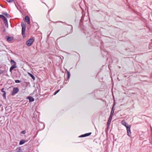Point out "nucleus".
Returning <instances> with one entry per match:
<instances>
[{
    "instance_id": "f257e3e1",
    "label": "nucleus",
    "mask_w": 152,
    "mask_h": 152,
    "mask_svg": "<svg viewBox=\"0 0 152 152\" xmlns=\"http://www.w3.org/2000/svg\"><path fill=\"white\" fill-rule=\"evenodd\" d=\"M21 26H22V34L23 37H25L26 25L23 22H22L21 23Z\"/></svg>"
},
{
    "instance_id": "f03ea898",
    "label": "nucleus",
    "mask_w": 152,
    "mask_h": 152,
    "mask_svg": "<svg viewBox=\"0 0 152 152\" xmlns=\"http://www.w3.org/2000/svg\"><path fill=\"white\" fill-rule=\"evenodd\" d=\"M72 25H69L65 27V30L67 34H69L72 32Z\"/></svg>"
},
{
    "instance_id": "7ed1b4c3",
    "label": "nucleus",
    "mask_w": 152,
    "mask_h": 152,
    "mask_svg": "<svg viewBox=\"0 0 152 152\" xmlns=\"http://www.w3.org/2000/svg\"><path fill=\"white\" fill-rule=\"evenodd\" d=\"M34 41V38H30L26 42V45L28 46H30Z\"/></svg>"
},
{
    "instance_id": "20e7f679",
    "label": "nucleus",
    "mask_w": 152,
    "mask_h": 152,
    "mask_svg": "<svg viewBox=\"0 0 152 152\" xmlns=\"http://www.w3.org/2000/svg\"><path fill=\"white\" fill-rule=\"evenodd\" d=\"M19 91V89L17 87H14L11 93V95H15Z\"/></svg>"
},
{
    "instance_id": "39448f33",
    "label": "nucleus",
    "mask_w": 152,
    "mask_h": 152,
    "mask_svg": "<svg viewBox=\"0 0 152 152\" xmlns=\"http://www.w3.org/2000/svg\"><path fill=\"white\" fill-rule=\"evenodd\" d=\"M131 126H129V127H127L126 128L127 130V135L130 137L131 134V133L130 131V128Z\"/></svg>"
},
{
    "instance_id": "423d86ee",
    "label": "nucleus",
    "mask_w": 152,
    "mask_h": 152,
    "mask_svg": "<svg viewBox=\"0 0 152 152\" xmlns=\"http://www.w3.org/2000/svg\"><path fill=\"white\" fill-rule=\"evenodd\" d=\"M25 20L28 24H29L30 23V18L28 16H26L25 18Z\"/></svg>"
},
{
    "instance_id": "0eeeda50",
    "label": "nucleus",
    "mask_w": 152,
    "mask_h": 152,
    "mask_svg": "<svg viewBox=\"0 0 152 152\" xmlns=\"http://www.w3.org/2000/svg\"><path fill=\"white\" fill-rule=\"evenodd\" d=\"M121 124H123V125L124 126L127 128V127H129V126H131L130 125H128L127 123H126L125 121H124L123 120L121 121Z\"/></svg>"
},
{
    "instance_id": "6e6552de",
    "label": "nucleus",
    "mask_w": 152,
    "mask_h": 152,
    "mask_svg": "<svg viewBox=\"0 0 152 152\" xmlns=\"http://www.w3.org/2000/svg\"><path fill=\"white\" fill-rule=\"evenodd\" d=\"M3 21H4V23L5 24V26L7 28H8V25L7 20V18H6V19L3 20Z\"/></svg>"
},
{
    "instance_id": "1a4fd4ad",
    "label": "nucleus",
    "mask_w": 152,
    "mask_h": 152,
    "mask_svg": "<svg viewBox=\"0 0 152 152\" xmlns=\"http://www.w3.org/2000/svg\"><path fill=\"white\" fill-rule=\"evenodd\" d=\"M17 67V66L16 65H13L10 68V71L11 72H12V70L15 68Z\"/></svg>"
},
{
    "instance_id": "9d476101",
    "label": "nucleus",
    "mask_w": 152,
    "mask_h": 152,
    "mask_svg": "<svg viewBox=\"0 0 152 152\" xmlns=\"http://www.w3.org/2000/svg\"><path fill=\"white\" fill-rule=\"evenodd\" d=\"M5 71V69L2 67L0 68V75L3 74Z\"/></svg>"
},
{
    "instance_id": "9b49d317",
    "label": "nucleus",
    "mask_w": 152,
    "mask_h": 152,
    "mask_svg": "<svg viewBox=\"0 0 152 152\" xmlns=\"http://www.w3.org/2000/svg\"><path fill=\"white\" fill-rule=\"evenodd\" d=\"M27 98L29 99L30 102H33L34 100V98L31 96L28 97Z\"/></svg>"
},
{
    "instance_id": "f8f14e48",
    "label": "nucleus",
    "mask_w": 152,
    "mask_h": 152,
    "mask_svg": "<svg viewBox=\"0 0 152 152\" xmlns=\"http://www.w3.org/2000/svg\"><path fill=\"white\" fill-rule=\"evenodd\" d=\"M13 39V38L12 37H10L8 36H7V40L8 41H10L12 40Z\"/></svg>"
},
{
    "instance_id": "ddd939ff",
    "label": "nucleus",
    "mask_w": 152,
    "mask_h": 152,
    "mask_svg": "<svg viewBox=\"0 0 152 152\" xmlns=\"http://www.w3.org/2000/svg\"><path fill=\"white\" fill-rule=\"evenodd\" d=\"M2 14L5 15L7 17L10 18V15L7 14L6 12H4L2 13Z\"/></svg>"
},
{
    "instance_id": "4468645a",
    "label": "nucleus",
    "mask_w": 152,
    "mask_h": 152,
    "mask_svg": "<svg viewBox=\"0 0 152 152\" xmlns=\"http://www.w3.org/2000/svg\"><path fill=\"white\" fill-rule=\"evenodd\" d=\"M28 75L30 76V77H31L34 80L35 79V77L32 74H31L29 72H28Z\"/></svg>"
},
{
    "instance_id": "2eb2a0df",
    "label": "nucleus",
    "mask_w": 152,
    "mask_h": 152,
    "mask_svg": "<svg viewBox=\"0 0 152 152\" xmlns=\"http://www.w3.org/2000/svg\"><path fill=\"white\" fill-rule=\"evenodd\" d=\"M115 105V104H114L113 107H112V110H111V113H110V114L111 115H113V114L114 113V106Z\"/></svg>"
},
{
    "instance_id": "dca6fc26",
    "label": "nucleus",
    "mask_w": 152,
    "mask_h": 152,
    "mask_svg": "<svg viewBox=\"0 0 152 152\" xmlns=\"http://www.w3.org/2000/svg\"><path fill=\"white\" fill-rule=\"evenodd\" d=\"M25 142L26 141L25 140H22L20 142L19 144L20 145H22L24 144Z\"/></svg>"
},
{
    "instance_id": "f3484780",
    "label": "nucleus",
    "mask_w": 152,
    "mask_h": 152,
    "mask_svg": "<svg viewBox=\"0 0 152 152\" xmlns=\"http://www.w3.org/2000/svg\"><path fill=\"white\" fill-rule=\"evenodd\" d=\"M66 72H67V79H68L70 77V73L67 70H66Z\"/></svg>"
},
{
    "instance_id": "a211bd4d",
    "label": "nucleus",
    "mask_w": 152,
    "mask_h": 152,
    "mask_svg": "<svg viewBox=\"0 0 152 152\" xmlns=\"http://www.w3.org/2000/svg\"><path fill=\"white\" fill-rule=\"evenodd\" d=\"M11 64L12 65H16V62L13 60L12 59L10 61Z\"/></svg>"
},
{
    "instance_id": "6ab92c4d",
    "label": "nucleus",
    "mask_w": 152,
    "mask_h": 152,
    "mask_svg": "<svg viewBox=\"0 0 152 152\" xmlns=\"http://www.w3.org/2000/svg\"><path fill=\"white\" fill-rule=\"evenodd\" d=\"M0 18L4 20V19H6V18L4 16V15H0Z\"/></svg>"
},
{
    "instance_id": "aec40b11",
    "label": "nucleus",
    "mask_w": 152,
    "mask_h": 152,
    "mask_svg": "<svg viewBox=\"0 0 152 152\" xmlns=\"http://www.w3.org/2000/svg\"><path fill=\"white\" fill-rule=\"evenodd\" d=\"M91 134V132H89L88 133H87L85 134V137H87L90 135Z\"/></svg>"
},
{
    "instance_id": "412c9836",
    "label": "nucleus",
    "mask_w": 152,
    "mask_h": 152,
    "mask_svg": "<svg viewBox=\"0 0 152 152\" xmlns=\"http://www.w3.org/2000/svg\"><path fill=\"white\" fill-rule=\"evenodd\" d=\"M6 0L7 2H9V3L13 2H14V3H15V2L13 0Z\"/></svg>"
},
{
    "instance_id": "4be33fe9",
    "label": "nucleus",
    "mask_w": 152,
    "mask_h": 152,
    "mask_svg": "<svg viewBox=\"0 0 152 152\" xmlns=\"http://www.w3.org/2000/svg\"><path fill=\"white\" fill-rule=\"evenodd\" d=\"M113 115H110V117H109V118L108 119V120H109L111 121L112 119V117H113Z\"/></svg>"
},
{
    "instance_id": "5701e85b",
    "label": "nucleus",
    "mask_w": 152,
    "mask_h": 152,
    "mask_svg": "<svg viewBox=\"0 0 152 152\" xmlns=\"http://www.w3.org/2000/svg\"><path fill=\"white\" fill-rule=\"evenodd\" d=\"M6 93L5 92H4L2 95L3 97L5 98H6Z\"/></svg>"
},
{
    "instance_id": "b1692460",
    "label": "nucleus",
    "mask_w": 152,
    "mask_h": 152,
    "mask_svg": "<svg viewBox=\"0 0 152 152\" xmlns=\"http://www.w3.org/2000/svg\"><path fill=\"white\" fill-rule=\"evenodd\" d=\"M60 91V89L56 91L53 94L54 95H56Z\"/></svg>"
},
{
    "instance_id": "393cba45",
    "label": "nucleus",
    "mask_w": 152,
    "mask_h": 152,
    "mask_svg": "<svg viewBox=\"0 0 152 152\" xmlns=\"http://www.w3.org/2000/svg\"><path fill=\"white\" fill-rule=\"evenodd\" d=\"M26 133V131L25 130L22 131L21 132H20L21 134H25Z\"/></svg>"
},
{
    "instance_id": "a878e982",
    "label": "nucleus",
    "mask_w": 152,
    "mask_h": 152,
    "mask_svg": "<svg viewBox=\"0 0 152 152\" xmlns=\"http://www.w3.org/2000/svg\"><path fill=\"white\" fill-rule=\"evenodd\" d=\"M17 152H23V151L21 149L19 148L18 149V150L17 151Z\"/></svg>"
},
{
    "instance_id": "bb28decb",
    "label": "nucleus",
    "mask_w": 152,
    "mask_h": 152,
    "mask_svg": "<svg viewBox=\"0 0 152 152\" xmlns=\"http://www.w3.org/2000/svg\"><path fill=\"white\" fill-rule=\"evenodd\" d=\"M85 137V134H82L79 137Z\"/></svg>"
},
{
    "instance_id": "cd10ccee",
    "label": "nucleus",
    "mask_w": 152,
    "mask_h": 152,
    "mask_svg": "<svg viewBox=\"0 0 152 152\" xmlns=\"http://www.w3.org/2000/svg\"><path fill=\"white\" fill-rule=\"evenodd\" d=\"M15 82L16 83H20V81L19 80H15Z\"/></svg>"
},
{
    "instance_id": "c85d7f7f",
    "label": "nucleus",
    "mask_w": 152,
    "mask_h": 152,
    "mask_svg": "<svg viewBox=\"0 0 152 152\" xmlns=\"http://www.w3.org/2000/svg\"><path fill=\"white\" fill-rule=\"evenodd\" d=\"M110 124H107V129L109 127V126H110Z\"/></svg>"
},
{
    "instance_id": "c756f323",
    "label": "nucleus",
    "mask_w": 152,
    "mask_h": 152,
    "mask_svg": "<svg viewBox=\"0 0 152 152\" xmlns=\"http://www.w3.org/2000/svg\"><path fill=\"white\" fill-rule=\"evenodd\" d=\"M111 121V120H108V121H107V123L109 124H110Z\"/></svg>"
},
{
    "instance_id": "7c9ffc66",
    "label": "nucleus",
    "mask_w": 152,
    "mask_h": 152,
    "mask_svg": "<svg viewBox=\"0 0 152 152\" xmlns=\"http://www.w3.org/2000/svg\"><path fill=\"white\" fill-rule=\"evenodd\" d=\"M4 88H3L1 89V91L2 92L4 93V92H5L4 91Z\"/></svg>"
},
{
    "instance_id": "2f4dec72",
    "label": "nucleus",
    "mask_w": 152,
    "mask_h": 152,
    "mask_svg": "<svg viewBox=\"0 0 152 152\" xmlns=\"http://www.w3.org/2000/svg\"><path fill=\"white\" fill-rule=\"evenodd\" d=\"M5 31H6V29H5V28H4V30H3V32H5Z\"/></svg>"
},
{
    "instance_id": "473e14b6",
    "label": "nucleus",
    "mask_w": 152,
    "mask_h": 152,
    "mask_svg": "<svg viewBox=\"0 0 152 152\" xmlns=\"http://www.w3.org/2000/svg\"><path fill=\"white\" fill-rule=\"evenodd\" d=\"M2 106V105L1 104H0V107L1 106Z\"/></svg>"
}]
</instances>
